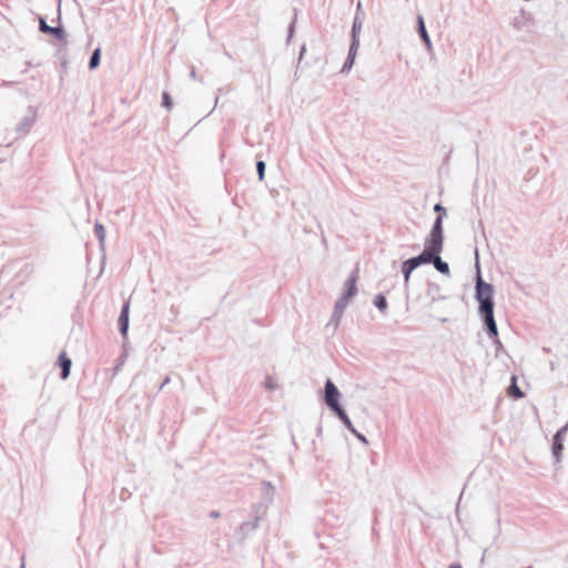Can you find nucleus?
I'll return each mask as SVG.
<instances>
[{"instance_id":"26","label":"nucleus","mask_w":568,"mask_h":568,"mask_svg":"<svg viewBox=\"0 0 568 568\" xmlns=\"http://www.w3.org/2000/svg\"><path fill=\"white\" fill-rule=\"evenodd\" d=\"M352 434H353V435H355V437H356L361 443H363V444H365V445H367V444H368L367 438H366L363 434L358 433L357 430H356V433H352Z\"/></svg>"},{"instance_id":"23","label":"nucleus","mask_w":568,"mask_h":568,"mask_svg":"<svg viewBox=\"0 0 568 568\" xmlns=\"http://www.w3.org/2000/svg\"><path fill=\"white\" fill-rule=\"evenodd\" d=\"M265 162L264 161H257L256 162V171L258 175V180L263 181L265 175Z\"/></svg>"},{"instance_id":"13","label":"nucleus","mask_w":568,"mask_h":568,"mask_svg":"<svg viewBox=\"0 0 568 568\" xmlns=\"http://www.w3.org/2000/svg\"><path fill=\"white\" fill-rule=\"evenodd\" d=\"M417 24H418L419 37L422 38L423 42L425 43L427 51H432L433 44H432L430 38L428 36V32L426 30L425 22H424V19L422 16H418Z\"/></svg>"},{"instance_id":"28","label":"nucleus","mask_w":568,"mask_h":568,"mask_svg":"<svg viewBox=\"0 0 568 568\" xmlns=\"http://www.w3.org/2000/svg\"><path fill=\"white\" fill-rule=\"evenodd\" d=\"M295 30V19L292 21V23L288 27V40L292 39Z\"/></svg>"},{"instance_id":"18","label":"nucleus","mask_w":568,"mask_h":568,"mask_svg":"<svg viewBox=\"0 0 568 568\" xmlns=\"http://www.w3.org/2000/svg\"><path fill=\"white\" fill-rule=\"evenodd\" d=\"M34 120L30 116H24L20 120V122L17 125L18 132H28L33 124Z\"/></svg>"},{"instance_id":"30","label":"nucleus","mask_w":568,"mask_h":568,"mask_svg":"<svg viewBox=\"0 0 568 568\" xmlns=\"http://www.w3.org/2000/svg\"><path fill=\"white\" fill-rule=\"evenodd\" d=\"M190 78L193 79V80H196V71L194 68L191 69L190 71Z\"/></svg>"},{"instance_id":"7","label":"nucleus","mask_w":568,"mask_h":568,"mask_svg":"<svg viewBox=\"0 0 568 568\" xmlns=\"http://www.w3.org/2000/svg\"><path fill=\"white\" fill-rule=\"evenodd\" d=\"M39 30L42 33L52 34L59 40L65 39V32L61 27H50L42 17L39 18Z\"/></svg>"},{"instance_id":"31","label":"nucleus","mask_w":568,"mask_h":568,"mask_svg":"<svg viewBox=\"0 0 568 568\" xmlns=\"http://www.w3.org/2000/svg\"><path fill=\"white\" fill-rule=\"evenodd\" d=\"M305 51H306V48H305V45H303V47L301 48V51H300V58H298L300 60H302V59H303V55H304Z\"/></svg>"},{"instance_id":"27","label":"nucleus","mask_w":568,"mask_h":568,"mask_svg":"<svg viewBox=\"0 0 568 568\" xmlns=\"http://www.w3.org/2000/svg\"><path fill=\"white\" fill-rule=\"evenodd\" d=\"M434 211L439 213V215H445L446 214L445 207L442 204H439V203L435 204Z\"/></svg>"},{"instance_id":"14","label":"nucleus","mask_w":568,"mask_h":568,"mask_svg":"<svg viewBox=\"0 0 568 568\" xmlns=\"http://www.w3.org/2000/svg\"><path fill=\"white\" fill-rule=\"evenodd\" d=\"M59 364L61 366V378L62 379H67L70 375V371H71V365H72V362L71 359L67 356V354L64 352H62L59 356Z\"/></svg>"},{"instance_id":"33","label":"nucleus","mask_w":568,"mask_h":568,"mask_svg":"<svg viewBox=\"0 0 568 568\" xmlns=\"http://www.w3.org/2000/svg\"><path fill=\"white\" fill-rule=\"evenodd\" d=\"M448 568H462V566H460V565H457V564H453V565H450Z\"/></svg>"},{"instance_id":"29","label":"nucleus","mask_w":568,"mask_h":568,"mask_svg":"<svg viewBox=\"0 0 568 568\" xmlns=\"http://www.w3.org/2000/svg\"><path fill=\"white\" fill-rule=\"evenodd\" d=\"M355 14H359L361 17H363V19L365 18V13L363 11L362 2L361 1H358L357 6H356V13Z\"/></svg>"},{"instance_id":"34","label":"nucleus","mask_w":568,"mask_h":568,"mask_svg":"<svg viewBox=\"0 0 568 568\" xmlns=\"http://www.w3.org/2000/svg\"><path fill=\"white\" fill-rule=\"evenodd\" d=\"M169 382H170L169 377H168V378H165V381L163 382V384H162V386H161V387H164L166 384H169Z\"/></svg>"},{"instance_id":"22","label":"nucleus","mask_w":568,"mask_h":568,"mask_svg":"<svg viewBox=\"0 0 568 568\" xmlns=\"http://www.w3.org/2000/svg\"><path fill=\"white\" fill-rule=\"evenodd\" d=\"M374 305L381 311L385 312L387 308V301L384 295L378 294L375 296Z\"/></svg>"},{"instance_id":"24","label":"nucleus","mask_w":568,"mask_h":568,"mask_svg":"<svg viewBox=\"0 0 568 568\" xmlns=\"http://www.w3.org/2000/svg\"><path fill=\"white\" fill-rule=\"evenodd\" d=\"M264 387L267 390H274L278 387V385L271 376H267L264 382Z\"/></svg>"},{"instance_id":"15","label":"nucleus","mask_w":568,"mask_h":568,"mask_svg":"<svg viewBox=\"0 0 568 568\" xmlns=\"http://www.w3.org/2000/svg\"><path fill=\"white\" fill-rule=\"evenodd\" d=\"M415 263L412 261V258H408L402 263V273L404 276V284L405 286H408L410 274L414 270H416Z\"/></svg>"},{"instance_id":"10","label":"nucleus","mask_w":568,"mask_h":568,"mask_svg":"<svg viewBox=\"0 0 568 568\" xmlns=\"http://www.w3.org/2000/svg\"><path fill=\"white\" fill-rule=\"evenodd\" d=\"M358 49H359V45H356V44L349 45L347 59L341 69L342 73H348L352 70V68L355 63V59H356Z\"/></svg>"},{"instance_id":"16","label":"nucleus","mask_w":568,"mask_h":568,"mask_svg":"<svg viewBox=\"0 0 568 568\" xmlns=\"http://www.w3.org/2000/svg\"><path fill=\"white\" fill-rule=\"evenodd\" d=\"M434 265V267L442 274L444 275H449L450 274V270H449V265L447 262L443 261L442 257H440V253H437L435 255V258L432 263Z\"/></svg>"},{"instance_id":"20","label":"nucleus","mask_w":568,"mask_h":568,"mask_svg":"<svg viewBox=\"0 0 568 568\" xmlns=\"http://www.w3.org/2000/svg\"><path fill=\"white\" fill-rule=\"evenodd\" d=\"M100 59H101V49H100V48H97V49L92 52V55H91V58H90V61H89V69H90V70L95 69V68L100 64Z\"/></svg>"},{"instance_id":"32","label":"nucleus","mask_w":568,"mask_h":568,"mask_svg":"<svg viewBox=\"0 0 568 568\" xmlns=\"http://www.w3.org/2000/svg\"><path fill=\"white\" fill-rule=\"evenodd\" d=\"M211 517H213V518H217V517H219V513H217V511H212V513H211Z\"/></svg>"},{"instance_id":"12","label":"nucleus","mask_w":568,"mask_h":568,"mask_svg":"<svg viewBox=\"0 0 568 568\" xmlns=\"http://www.w3.org/2000/svg\"><path fill=\"white\" fill-rule=\"evenodd\" d=\"M347 305H348V301H346L345 298L339 297L337 300L335 307H334L333 315H332V320H331V322H333L335 324V326L338 325L341 317L344 313V310L347 307Z\"/></svg>"},{"instance_id":"19","label":"nucleus","mask_w":568,"mask_h":568,"mask_svg":"<svg viewBox=\"0 0 568 568\" xmlns=\"http://www.w3.org/2000/svg\"><path fill=\"white\" fill-rule=\"evenodd\" d=\"M94 232H95V235L99 240V243H100V246L103 248L104 246V242H105V230H104V226L97 222L95 225H94Z\"/></svg>"},{"instance_id":"5","label":"nucleus","mask_w":568,"mask_h":568,"mask_svg":"<svg viewBox=\"0 0 568 568\" xmlns=\"http://www.w3.org/2000/svg\"><path fill=\"white\" fill-rule=\"evenodd\" d=\"M426 241L436 243L440 246L444 245V234H443V215H438L433 224L432 231L426 237Z\"/></svg>"},{"instance_id":"11","label":"nucleus","mask_w":568,"mask_h":568,"mask_svg":"<svg viewBox=\"0 0 568 568\" xmlns=\"http://www.w3.org/2000/svg\"><path fill=\"white\" fill-rule=\"evenodd\" d=\"M345 291L343 293V295L341 296L342 298H345L346 301L349 302V300L356 295L357 293V288H356V275L355 274H352L345 282Z\"/></svg>"},{"instance_id":"4","label":"nucleus","mask_w":568,"mask_h":568,"mask_svg":"<svg viewBox=\"0 0 568 568\" xmlns=\"http://www.w3.org/2000/svg\"><path fill=\"white\" fill-rule=\"evenodd\" d=\"M568 432V423L562 426L552 437V457L555 459L556 464H559L561 462L562 450H564V440L566 437V434Z\"/></svg>"},{"instance_id":"8","label":"nucleus","mask_w":568,"mask_h":568,"mask_svg":"<svg viewBox=\"0 0 568 568\" xmlns=\"http://www.w3.org/2000/svg\"><path fill=\"white\" fill-rule=\"evenodd\" d=\"M129 311H130V303L125 302L122 306L121 314L118 320L119 329L123 336H125L128 334V329H129Z\"/></svg>"},{"instance_id":"17","label":"nucleus","mask_w":568,"mask_h":568,"mask_svg":"<svg viewBox=\"0 0 568 568\" xmlns=\"http://www.w3.org/2000/svg\"><path fill=\"white\" fill-rule=\"evenodd\" d=\"M334 413L351 433H356V428L354 427L343 407L335 409Z\"/></svg>"},{"instance_id":"1","label":"nucleus","mask_w":568,"mask_h":568,"mask_svg":"<svg viewBox=\"0 0 568 568\" xmlns=\"http://www.w3.org/2000/svg\"><path fill=\"white\" fill-rule=\"evenodd\" d=\"M494 287L491 284L484 282L480 274L478 273L476 278V300L479 303L478 312L487 327V333L490 337L496 338L495 343L499 347L501 346L498 336L497 324L494 317Z\"/></svg>"},{"instance_id":"2","label":"nucleus","mask_w":568,"mask_h":568,"mask_svg":"<svg viewBox=\"0 0 568 568\" xmlns=\"http://www.w3.org/2000/svg\"><path fill=\"white\" fill-rule=\"evenodd\" d=\"M442 251L443 246L425 240L424 251L418 256L410 258L415 263L416 267H418L423 264L433 263L435 255L437 253H442Z\"/></svg>"},{"instance_id":"9","label":"nucleus","mask_w":568,"mask_h":568,"mask_svg":"<svg viewBox=\"0 0 568 568\" xmlns=\"http://www.w3.org/2000/svg\"><path fill=\"white\" fill-rule=\"evenodd\" d=\"M363 23H364L363 17H361L359 14H355L353 27H352L351 44L359 45V43H361L359 37H361L362 29H363Z\"/></svg>"},{"instance_id":"25","label":"nucleus","mask_w":568,"mask_h":568,"mask_svg":"<svg viewBox=\"0 0 568 568\" xmlns=\"http://www.w3.org/2000/svg\"><path fill=\"white\" fill-rule=\"evenodd\" d=\"M162 105L166 108L168 110H171L172 108V100L168 92H163L162 94Z\"/></svg>"},{"instance_id":"6","label":"nucleus","mask_w":568,"mask_h":568,"mask_svg":"<svg viewBox=\"0 0 568 568\" xmlns=\"http://www.w3.org/2000/svg\"><path fill=\"white\" fill-rule=\"evenodd\" d=\"M534 23V17L530 12L526 11L525 9H520L518 16H516L513 19V27L516 30H524L532 26Z\"/></svg>"},{"instance_id":"21","label":"nucleus","mask_w":568,"mask_h":568,"mask_svg":"<svg viewBox=\"0 0 568 568\" xmlns=\"http://www.w3.org/2000/svg\"><path fill=\"white\" fill-rule=\"evenodd\" d=\"M509 394L516 398L524 397L523 390L517 386L515 376L511 377V385L509 387Z\"/></svg>"},{"instance_id":"35","label":"nucleus","mask_w":568,"mask_h":568,"mask_svg":"<svg viewBox=\"0 0 568 568\" xmlns=\"http://www.w3.org/2000/svg\"><path fill=\"white\" fill-rule=\"evenodd\" d=\"M21 568H24V562L21 564Z\"/></svg>"},{"instance_id":"3","label":"nucleus","mask_w":568,"mask_h":568,"mask_svg":"<svg viewBox=\"0 0 568 568\" xmlns=\"http://www.w3.org/2000/svg\"><path fill=\"white\" fill-rule=\"evenodd\" d=\"M341 393L336 385L327 379L324 387V400L325 404L334 412L335 409L342 407L339 404Z\"/></svg>"}]
</instances>
